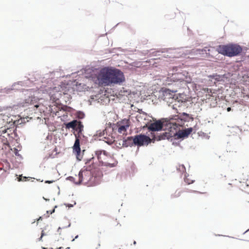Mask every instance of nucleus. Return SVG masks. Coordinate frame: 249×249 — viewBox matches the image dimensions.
I'll use <instances>...</instances> for the list:
<instances>
[{
	"instance_id": "nucleus-1",
	"label": "nucleus",
	"mask_w": 249,
	"mask_h": 249,
	"mask_svg": "<svg viewBox=\"0 0 249 249\" xmlns=\"http://www.w3.org/2000/svg\"><path fill=\"white\" fill-rule=\"evenodd\" d=\"M85 77L100 86L123 85L125 81L124 72L113 67H104L100 70L94 69Z\"/></svg>"
},
{
	"instance_id": "nucleus-2",
	"label": "nucleus",
	"mask_w": 249,
	"mask_h": 249,
	"mask_svg": "<svg viewBox=\"0 0 249 249\" xmlns=\"http://www.w3.org/2000/svg\"><path fill=\"white\" fill-rule=\"evenodd\" d=\"M177 125L171 123V120H168L167 118H162L161 119L156 120L152 122L151 120L149 121L143 126V128H147L149 131L155 132L164 130L165 129H170L174 127V129L177 128Z\"/></svg>"
},
{
	"instance_id": "nucleus-3",
	"label": "nucleus",
	"mask_w": 249,
	"mask_h": 249,
	"mask_svg": "<svg viewBox=\"0 0 249 249\" xmlns=\"http://www.w3.org/2000/svg\"><path fill=\"white\" fill-rule=\"evenodd\" d=\"M242 51V47L240 45L232 43L219 45L216 48V51L219 53L229 57L240 55Z\"/></svg>"
},
{
	"instance_id": "nucleus-4",
	"label": "nucleus",
	"mask_w": 249,
	"mask_h": 249,
	"mask_svg": "<svg viewBox=\"0 0 249 249\" xmlns=\"http://www.w3.org/2000/svg\"><path fill=\"white\" fill-rule=\"evenodd\" d=\"M170 119L172 124L177 125L176 129L179 126H188V124H185L194 120L192 115L186 112L179 113L178 115H173Z\"/></svg>"
},
{
	"instance_id": "nucleus-5",
	"label": "nucleus",
	"mask_w": 249,
	"mask_h": 249,
	"mask_svg": "<svg viewBox=\"0 0 249 249\" xmlns=\"http://www.w3.org/2000/svg\"><path fill=\"white\" fill-rule=\"evenodd\" d=\"M66 129H70L71 128L74 131H76L77 133H75L76 134L78 135L81 137V135H83L84 137V135H83V131H84V125L81 121L77 120L76 119H73L72 121L66 123L64 124Z\"/></svg>"
},
{
	"instance_id": "nucleus-6",
	"label": "nucleus",
	"mask_w": 249,
	"mask_h": 249,
	"mask_svg": "<svg viewBox=\"0 0 249 249\" xmlns=\"http://www.w3.org/2000/svg\"><path fill=\"white\" fill-rule=\"evenodd\" d=\"M176 91L171 90L168 89H162L161 92H160V95L159 96V98L163 100L164 102L167 103V104L169 105H172L171 104L173 101H174V99L178 96L175 94Z\"/></svg>"
},
{
	"instance_id": "nucleus-7",
	"label": "nucleus",
	"mask_w": 249,
	"mask_h": 249,
	"mask_svg": "<svg viewBox=\"0 0 249 249\" xmlns=\"http://www.w3.org/2000/svg\"><path fill=\"white\" fill-rule=\"evenodd\" d=\"M182 48H178L172 49V48H163L158 51V52H161L162 53H167V54H164L165 57L169 58H179L182 57L183 55H185L182 51Z\"/></svg>"
},
{
	"instance_id": "nucleus-8",
	"label": "nucleus",
	"mask_w": 249,
	"mask_h": 249,
	"mask_svg": "<svg viewBox=\"0 0 249 249\" xmlns=\"http://www.w3.org/2000/svg\"><path fill=\"white\" fill-rule=\"evenodd\" d=\"M151 138L149 136L144 134H140L134 136V145L138 146H142L143 145H147L151 143Z\"/></svg>"
},
{
	"instance_id": "nucleus-9",
	"label": "nucleus",
	"mask_w": 249,
	"mask_h": 249,
	"mask_svg": "<svg viewBox=\"0 0 249 249\" xmlns=\"http://www.w3.org/2000/svg\"><path fill=\"white\" fill-rule=\"evenodd\" d=\"M193 131L192 127L185 128L183 131L173 130V137L174 140L180 139L183 140L184 139L187 138Z\"/></svg>"
},
{
	"instance_id": "nucleus-10",
	"label": "nucleus",
	"mask_w": 249,
	"mask_h": 249,
	"mask_svg": "<svg viewBox=\"0 0 249 249\" xmlns=\"http://www.w3.org/2000/svg\"><path fill=\"white\" fill-rule=\"evenodd\" d=\"M73 134L74 135L75 140L74 142V144L72 146L73 153L75 155L77 160L80 161L82 157L80 156L81 149L80 143V136L76 134L75 132H73Z\"/></svg>"
},
{
	"instance_id": "nucleus-11",
	"label": "nucleus",
	"mask_w": 249,
	"mask_h": 249,
	"mask_svg": "<svg viewBox=\"0 0 249 249\" xmlns=\"http://www.w3.org/2000/svg\"><path fill=\"white\" fill-rule=\"evenodd\" d=\"M187 100L186 99H182L181 97H176L174 99V101H172V105H169V107H172L174 109L177 110V107H185L187 106Z\"/></svg>"
},
{
	"instance_id": "nucleus-12",
	"label": "nucleus",
	"mask_w": 249,
	"mask_h": 249,
	"mask_svg": "<svg viewBox=\"0 0 249 249\" xmlns=\"http://www.w3.org/2000/svg\"><path fill=\"white\" fill-rule=\"evenodd\" d=\"M168 130L169 132H164L159 135H158L157 141H160L165 139L170 141L171 142L173 141V130H175L174 127H172V128L170 129H165L164 127L163 130Z\"/></svg>"
},
{
	"instance_id": "nucleus-13",
	"label": "nucleus",
	"mask_w": 249,
	"mask_h": 249,
	"mask_svg": "<svg viewBox=\"0 0 249 249\" xmlns=\"http://www.w3.org/2000/svg\"><path fill=\"white\" fill-rule=\"evenodd\" d=\"M134 136H129L126 139L123 138L122 145L125 147H128V146L132 147L134 145Z\"/></svg>"
},
{
	"instance_id": "nucleus-14",
	"label": "nucleus",
	"mask_w": 249,
	"mask_h": 249,
	"mask_svg": "<svg viewBox=\"0 0 249 249\" xmlns=\"http://www.w3.org/2000/svg\"><path fill=\"white\" fill-rule=\"evenodd\" d=\"M129 125L127 120L125 121V124L120 125L118 129V131L119 133H122L123 131H126L127 129L128 128Z\"/></svg>"
},
{
	"instance_id": "nucleus-15",
	"label": "nucleus",
	"mask_w": 249,
	"mask_h": 249,
	"mask_svg": "<svg viewBox=\"0 0 249 249\" xmlns=\"http://www.w3.org/2000/svg\"><path fill=\"white\" fill-rule=\"evenodd\" d=\"M92 170V167L90 165L88 167H86V168L83 170H80L78 173V177L79 179L83 180V172L85 171H90Z\"/></svg>"
},
{
	"instance_id": "nucleus-16",
	"label": "nucleus",
	"mask_w": 249,
	"mask_h": 249,
	"mask_svg": "<svg viewBox=\"0 0 249 249\" xmlns=\"http://www.w3.org/2000/svg\"><path fill=\"white\" fill-rule=\"evenodd\" d=\"M75 116L78 119H82L84 118L85 114L83 111L79 110L75 112Z\"/></svg>"
},
{
	"instance_id": "nucleus-17",
	"label": "nucleus",
	"mask_w": 249,
	"mask_h": 249,
	"mask_svg": "<svg viewBox=\"0 0 249 249\" xmlns=\"http://www.w3.org/2000/svg\"><path fill=\"white\" fill-rule=\"evenodd\" d=\"M215 81L216 82L224 81V79L226 77L225 74H216V75H215Z\"/></svg>"
},
{
	"instance_id": "nucleus-18",
	"label": "nucleus",
	"mask_w": 249,
	"mask_h": 249,
	"mask_svg": "<svg viewBox=\"0 0 249 249\" xmlns=\"http://www.w3.org/2000/svg\"><path fill=\"white\" fill-rule=\"evenodd\" d=\"M105 132H106V129L103 130L102 131L100 130H97V131H96L95 134L93 135V137H102L105 135Z\"/></svg>"
},
{
	"instance_id": "nucleus-19",
	"label": "nucleus",
	"mask_w": 249,
	"mask_h": 249,
	"mask_svg": "<svg viewBox=\"0 0 249 249\" xmlns=\"http://www.w3.org/2000/svg\"><path fill=\"white\" fill-rule=\"evenodd\" d=\"M178 75V74H172V75L170 77L171 80L174 82H178V81L181 82V79L178 77H177Z\"/></svg>"
},
{
	"instance_id": "nucleus-20",
	"label": "nucleus",
	"mask_w": 249,
	"mask_h": 249,
	"mask_svg": "<svg viewBox=\"0 0 249 249\" xmlns=\"http://www.w3.org/2000/svg\"><path fill=\"white\" fill-rule=\"evenodd\" d=\"M12 90V89L11 88H5L4 89H0V93H4L8 94L10 93V92Z\"/></svg>"
},
{
	"instance_id": "nucleus-21",
	"label": "nucleus",
	"mask_w": 249,
	"mask_h": 249,
	"mask_svg": "<svg viewBox=\"0 0 249 249\" xmlns=\"http://www.w3.org/2000/svg\"><path fill=\"white\" fill-rule=\"evenodd\" d=\"M102 150H98L95 151V155L99 160L101 159V155L102 154Z\"/></svg>"
},
{
	"instance_id": "nucleus-22",
	"label": "nucleus",
	"mask_w": 249,
	"mask_h": 249,
	"mask_svg": "<svg viewBox=\"0 0 249 249\" xmlns=\"http://www.w3.org/2000/svg\"><path fill=\"white\" fill-rule=\"evenodd\" d=\"M177 169L180 172H182V173L184 172V171H185V170H186L185 167L183 164L179 165L177 168Z\"/></svg>"
},
{
	"instance_id": "nucleus-23",
	"label": "nucleus",
	"mask_w": 249,
	"mask_h": 249,
	"mask_svg": "<svg viewBox=\"0 0 249 249\" xmlns=\"http://www.w3.org/2000/svg\"><path fill=\"white\" fill-rule=\"evenodd\" d=\"M151 135L152 138H151V143H154L156 141H157L158 136L156 135L155 134H153V132H151Z\"/></svg>"
},
{
	"instance_id": "nucleus-24",
	"label": "nucleus",
	"mask_w": 249,
	"mask_h": 249,
	"mask_svg": "<svg viewBox=\"0 0 249 249\" xmlns=\"http://www.w3.org/2000/svg\"><path fill=\"white\" fill-rule=\"evenodd\" d=\"M181 195V192L180 191H176V192L171 195L172 198H175V197H178L179 196Z\"/></svg>"
},
{
	"instance_id": "nucleus-25",
	"label": "nucleus",
	"mask_w": 249,
	"mask_h": 249,
	"mask_svg": "<svg viewBox=\"0 0 249 249\" xmlns=\"http://www.w3.org/2000/svg\"><path fill=\"white\" fill-rule=\"evenodd\" d=\"M181 195V192L180 191H176V192L171 195L172 198H175V197H178L179 196Z\"/></svg>"
},
{
	"instance_id": "nucleus-26",
	"label": "nucleus",
	"mask_w": 249,
	"mask_h": 249,
	"mask_svg": "<svg viewBox=\"0 0 249 249\" xmlns=\"http://www.w3.org/2000/svg\"><path fill=\"white\" fill-rule=\"evenodd\" d=\"M184 181L187 183L188 184H191L192 183H193L195 182V180H190L189 178H188L187 177H185L184 178Z\"/></svg>"
},
{
	"instance_id": "nucleus-27",
	"label": "nucleus",
	"mask_w": 249,
	"mask_h": 249,
	"mask_svg": "<svg viewBox=\"0 0 249 249\" xmlns=\"http://www.w3.org/2000/svg\"><path fill=\"white\" fill-rule=\"evenodd\" d=\"M104 138L107 139V141H105L104 142L107 144L110 145L113 143V141H112V140L106 137H104Z\"/></svg>"
},
{
	"instance_id": "nucleus-28",
	"label": "nucleus",
	"mask_w": 249,
	"mask_h": 249,
	"mask_svg": "<svg viewBox=\"0 0 249 249\" xmlns=\"http://www.w3.org/2000/svg\"><path fill=\"white\" fill-rule=\"evenodd\" d=\"M14 153L16 156L18 157L20 159H22V156L18 153V149L15 148Z\"/></svg>"
},
{
	"instance_id": "nucleus-29",
	"label": "nucleus",
	"mask_w": 249,
	"mask_h": 249,
	"mask_svg": "<svg viewBox=\"0 0 249 249\" xmlns=\"http://www.w3.org/2000/svg\"><path fill=\"white\" fill-rule=\"evenodd\" d=\"M105 166H107V167H110V168H112V167H114L116 166V164L115 163H106L105 164Z\"/></svg>"
},
{
	"instance_id": "nucleus-30",
	"label": "nucleus",
	"mask_w": 249,
	"mask_h": 249,
	"mask_svg": "<svg viewBox=\"0 0 249 249\" xmlns=\"http://www.w3.org/2000/svg\"><path fill=\"white\" fill-rule=\"evenodd\" d=\"M57 208V205H55L54 207V208L52 210H50V211H47L46 212V213L47 214H52L53 213H54L55 212V208Z\"/></svg>"
},
{
	"instance_id": "nucleus-31",
	"label": "nucleus",
	"mask_w": 249,
	"mask_h": 249,
	"mask_svg": "<svg viewBox=\"0 0 249 249\" xmlns=\"http://www.w3.org/2000/svg\"><path fill=\"white\" fill-rule=\"evenodd\" d=\"M216 74L217 73H213L212 74H210L208 76V77L210 79H214L215 80V75H216Z\"/></svg>"
},
{
	"instance_id": "nucleus-32",
	"label": "nucleus",
	"mask_w": 249,
	"mask_h": 249,
	"mask_svg": "<svg viewBox=\"0 0 249 249\" xmlns=\"http://www.w3.org/2000/svg\"><path fill=\"white\" fill-rule=\"evenodd\" d=\"M67 179L73 182L74 183L75 182V178L71 176H69L67 178Z\"/></svg>"
},
{
	"instance_id": "nucleus-33",
	"label": "nucleus",
	"mask_w": 249,
	"mask_h": 249,
	"mask_svg": "<svg viewBox=\"0 0 249 249\" xmlns=\"http://www.w3.org/2000/svg\"><path fill=\"white\" fill-rule=\"evenodd\" d=\"M76 204V202L75 201L74 202L73 204H69V203H65L64 205H66L67 207H68L69 208H71L73 207L74 205Z\"/></svg>"
},
{
	"instance_id": "nucleus-34",
	"label": "nucleus",
	"mask_w": 249,
	"mask_h": 249,
	"mask_svg": "<svg viewBox=\"0 0 249 249\" xmlns=\"http://www.w3.org/2000/svg\"><path fill=\"white\" fill-rule=\"evenodd\" d=\"M17 84H16V82H15V83H14L12 85V86H11V89H12V90H16V89L17 90V89H18V88H17Z\"/></svg>"
},
{
	"instance_id": "nucleus-35",
	"label": "nucleus",
	"mask_w": 249,
	"mask_h": 249,
	"mask_svg": "<svg viewBox=\"0 0 249 249\" xmlns=\"http://www.w3.org/2000/svg\"><path fill=\"white\" fill-rule=\"evenodd\" d=\"M17 85H19L20 86H24V82L23 81H18L17 82H16Z\"/></svg>"
},
{
	"instance_id": "nucleus-36",
	"label": "nucleus",
	"mask_w": 249,
	"mask_h": 249,
	"mask_svg": "<svg viewBox=\"0 0 249 249\" xmlns=\"http://www.w3.org/2000/svg\"><path fill=\"white\" fill-rule=\"evenodd\" d=\"M83 180L79 179L78 181L74 182V184H76V185H79L81 184V183H82Z\"/></svg>"
},
{
	"instance_id": "nucleus-37",
	"label": "nucleus",
	"mask_w": 249,
	"mask_h": 249,
	"mask_svg": "<svg viewBox=\"0 0 249 249\" xmlns=\"http://www.w3.org/2000/svg\"><path fill=\"white\" fill-rule=\"evenodd\" d=\"M55 181L54 180H45V183H49V184H50V183H53Z\"/></svg>"
},
{
	"instance_id": "nucleus-38",
	"label": "nucleus",
	"mask_w": 249,
	"mask_h": 249,
	"mask_svg": "<svg viewBox=\"0 0 249 249\" xmlns=\"http://www.w3.org/2000/svg\"><path fill=\"white\" fill-rule=\"evenodd\" d=\"M196 51L199 52V53H199V54H203V53H204L203 52H204H204H206V50H198V49H197V50H196Z\"/></svg>"
},
{
	"instance_id": "nucleus-39",
	"label": "nucleus",
	"mask_w": 249,
	"mask_h": 249,
	"mask_svg": "<svg viewBox=\"0 0 249 249\" xmlns=\"http://www.w3.org/2000/svg\"><path fill=\"white\" fill-rule=\"evenodd\" d=\"M93 159V158H90V159H89L87 160V161L86 162V164H88L89 163L91 160H92Z\"/></svg>"
},
{
	"instance_id": "nucleus-40",
	"label": "nucleus",
	"mask_w": 249,
	"mask_h": 249,
	"mask_svg": "<svg viewBox=\"0 0 249 249\" xmlns=\"http://www.w3.org/2000/svg\"><path fill=\"white\" fill-rule=\"evenodd\" d=\"M68 108V107L67 106H64L63 107H62V109L64 111H66L67 109Z\"/></svg>"
},
{
	"instance_id": "nucleus-41",
	"label": "nucleus",
	"mask_w": 249,
	"mask_h": 249,
	"mask_svg": "<svg viewBox=\"0 0 249 249\" xmlns=\"http://www.w3.org/2000/svg\"><path fill=\"white\" fill-rule=\"evenodd\" d=\"M102 151H103L102 154L104 155L107 156V155L108 153L106 151H105L104 150H102Z\"/></svg>"
},
{
	"instance_id": "nucleus-42",
	"label": "nucleus",
	"mask_w": 249,
	"mask_h": 249,
	"mask_svg": "<svg viewBox=\"0 0 249 249\" xmlns=\"http://www.w3.org/2000/svg\"><path fill=\"white\" fill-rule=\"evenodd\" d=\"M231 107H228L227 108V111L228 112H230V111H231Z\"/></svg>"
},
{
	"instance_id": "nucleus-43",
	"label": "nucleus",
	"mask_w": 249,
	"mask_h": 249,
	"mask_svg": "<svg viewBox=\"0 0 249 249\" xmlns=\"http://www.w3.org/2000/svg\"><path fill=\"white\" fill-rule=\"evenodd\" d=\"M45 235V234L44 231H42L41 232V236L43 237Z\"/></svg>"
},
{
	"instance_id": "nucleus-44",
	"label": "nucleus",
	"mask_w": 249,
	"mask_h": 249,
	"mask_svg": "<svg viewBox=\"0 0 249 249\" xmlns=\"http://www.w3.org/2000/svg\"><path fill=\"white\" fill-rule=\"evenodd\" d=\"M193 192H194V193H199V194H203L204 193H201V192H198V191H192Z\"/></svg>"
},
{
	"instance_id": "nucleus-45",
	"label": "nucleus",
	"mask_w": 249,
	"mask_h": 249,
	"mask_svg": "<svg viewBox=\"0 0 249 249\" xmlns=\"http://www.w3.org/2000/svg\"><path fill=\"white\" fill-rule=\"evenodd\" d=\"M78 237V235H77L75 237V238L72 240V241H74V240H75V239H77Z\"/></svg>"
},
{
	"instance_id": "nucleus-46",
	"label": "nucleus",
	"mask_w": 249,
	"mask_h": 249,
	"mask_svg": "<svg viewBox=\"0 0 249 249\" xmlns=\"http://www.w3.org/2000/svg\"><path fill=\"white\" fill-rule=\"evenodd\" d=\"M61 229V228L60 227H59L57 229V232H59V231H60V230Z\"/></svg>"
},
{
	"instance_id": "nucleus-47",
	"label": "nucleus",
	"mask_w": 249,
	"mask_h": 249,
	"mask_svg": "<svg viewBox=\"0 0 249 249\" xmlns=\"http://www.w3.org/2000/svg\"><path fill=\"white\" fill-rule=\"evenodd\" d=\"M249 231V229H248L247 231H246L243 234H245L246 233H247V232H248Z\"/></svg>"
},
{
	"instance_id": "nucleus-48",
	"label": "nucleus",
	"mask_w": 249,
	"mask_h": 249,
	"mask_svg": "<svg viewBox=\"0 0 249 249\" xmlns=\"http://www.w3.org/2000/svg\"><path fill=\"white\" fill-rule=\"evenodd\" d=\"M42 237H43L40 236V237L38 238V240H39V241H41V240H42Z\"/></svg>"
},
{
	"instance_id": "nucleus-49",
	"label": "nucleus",
	"mask_w": 249,
	"mask_h": 249,
	"mask_svg": "<svg viewBox=\"0 0 249 249\" xmlns=\"http://www.w3.org/2000/svg\"><path fill=\"white\" fill-rule=\"evenodd\" d=\"M22 180L19 178H18V181H22Z\"/></svg>"
},
{
	"instance_id": "nucleus-50",
	"label": "nucleus",
	"mask_w": 249,
	"mask_h": 249,
	"mask_svg": "<svg viewBox=\"0 0 249 249\" xmlns=\"http://www.w3.org/2000/svg\"><path fill=\"white\" fill-rule=\"evenodd\" d=\"M133 244V245H136V241H134Z\"/></svg>"
},
{
	"instance_id": "nucleus-51",
	"label": "nucleus",
	"mask_w": 249,
	"mask_h": 249,
	"mask_svg": "<svg viewBox=\"0 0 249 249\" xmlns=\"http://www.w3.org/2000/svg\"><path fill=\"white\" fill-rule=\"evenodd\" d=\"M16 121H15L14 122H13V124H16Z\"/></svg>"
},
{
	"instance_id": "nucleus-52",
	"label": "nucleus",
	"mask_w": 249,
	"mask_h": 249,
	"mask_svg": "<svg viewBox=\"0 0 249 249\" xmlns=\"http://www.w3.org/2000/svg\"><path fill=\"white\" fill-rule=\"evenodd\" d=\"M43 198L46 200V201H49V199H45L44 197H43Z\"/></svg>"
},
{
	"instance_id": "nucleus-53",
	"label": "nucleus",
	"mask_w": 249,
	"mask_h": 249,
	"mask_svg": "<svg viewBox=\"0 0 249 249\" xmlns=\"http://www.w3.org/2000/svg\"><path fill=\"white\" fill-rule=\"evenodd\" d=\"M42 249H48L47 248H45V247H42Z\"/></svg>"
},
{
	"instance_id": "nucleus-54",
	"label": "nucleus",
	"mask_w": 249,
	"mask_h": 249,
	"mask_svg": "<svg viewBox=\"0 0 249 249\" xmlns=\"http://www.w3.org/2000/svg\"><path fill=\"white\" fill-rule=\"evenodd\" d=\"M100 246V243H99V244H98V245H97V247H99Z\"/></svg>"
},
{
	"instance_id": "nucleus-55",
	"label": "nucleus",
	"mask_w": 249,
	"mask_h": 249,
	"mask_svg": "<svg viewBox=\"0 0 249 249\" xmlns=\"http://www.w3.org/2000/svg\"><path fill=\"white\" fill-rule=\"evenodd\" d=\"M41 218H42V217H41V216H40V217H39V218H38V220H40Z\"/></svg>"
},
{
	"instance_id": "nucleus-56",
	"label": "nucleus",
	"mask_w": 249,
	"mask_h": 249,
	"mask_svg": "<svg viewBox=\"0 0 249 249\" xmlns=\"http://www.w3.org/2000/svg\"><path fill=\"white\" fill-rule=\"evenodd\" d=\"M71 226V224H69V225L67 227H70Z\"/></svg>"
},
{
	"instance_id": "nucleus-57",
	"label": "nucleus",
	"mask_w": 249,
	"mask_h": 249,
	"mask_svg": "<svg viewBox=\"0 0 249 249\" xmlns=\"http://www.w3.org/2000/svg\"><path fill=\"white\" fill-rule=\"evenodd\" d=\"M35 107H38V105H35Z\"/></svg>"
},
{
	"instance_id": "nucleus-58",
	"label": "nucleus",
	"mask_w": 249,
	"mask_h": 249,
	"mask_svg": "<svg viewBox=\"0 0 249 249\" xmlns=\"http://www.w3.org/2000/svg\"><path fill=\"white\" fill-rule=\"evenodd\" d=\"M21 178H26V177H22V176H21Z\"/></svg>"
},
{
	"instance_id": "nucleus-59",
	"label": "nucleus",
	"mask_w": 249,
	"mask_h": 249,
	"mask_svg": "<svg viewBox=\"0 0 249 249\" xmlns=\"http://www.w3.org/2000/svg\"><path fill=\"white\" fill-rule=\"evenodd\" d=\"M119 145H121V143L120 142L119 143Z\"/></svg>"
},
{
	"instance_id": "nucleus-60",
	"label": "nucleus",
	"mask_w": 249,
	"mask_h": 249,
	"mask_svg": "<svg viewBox=\"0 0 249 249\" xmlns=\"http://www.w3.org/2000/svg\"><path fill=\"white\" fill-rule=\"evenodd\" d=\"M218 158H221V156H218Z\"/></svg>"
}]
</instances>
